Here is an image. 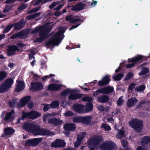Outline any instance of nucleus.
<instances>
[{
    "label": "nucleus",
    "instance_id": "nucleus-1",
    "mask_svg": "<svg viewBox=\"0 0 150 150\" xmlns=\"http://www.w3.org/2000/svg\"><path fill=\"white\" fill-rule=\"evenodd\" d=\"M33 134L35 136L37 135H52L54 134L52 132H51L49 130L43 129L40 128L39 126L35 125L32 132Z\"/></svg>",
    "mask_w": 150,
    "mask_h": 150
},
{
    "label": "nucleus",
    "instance_id": "nucleus-61",
    "mask_svg": "<svg viewBox=\"0 0 150 150\" xmlns=\"http://www.w3.org/2000/svg\"><path fill=\"white\" fill-rule=\"evenodd\" d=\"M97 3V1L92 0L91 2L90 5L92 7H95Z\"/></svg>",
    "mask_w": 150,
    "mask_h": 150
},
{
    "label": "nucleus",
    "instance_id": "nucleus-19",
    "mask_svg": "<svg viewBox=\"0 0 150 150\" xmlns=\"http://www.w3.org/2000/svg\"><path fill=\"white\" fill-rule=\"evenodd\" d=\"M31 99V97L30 96L25 97L21 99L20 100V104L18 105L19 108L25 106L26 104Z\"/></svg>",
    "mask_w": 150,
    "mask_h": 150
},
{
    "label": "nucleus",
    "instance_id": "nucleus-6",
    "mask_svg": "<svg viewBox=\"0 0 150 150\" xmlns=\"http://www.w3.org/2000/svg\"><path fill=\"white\" fill-rule=\"evenodd\" d=\"M66 19L67 21H69L70 23H77L78 24L77 25H74L71 27L69 29V30H71L77 27L81 24V23L82 22V21L79 18L74 17L72 16H67L66 18Z\"/></svg>",
    "mask_w": 150,
    "mask_h": 150
},
{
    "label": "nucleus",
    "instance_id": "nucleus-9",
    "mask_svg": "<svg viewBox=\"0 0 150 150\" xmlns=\"http://www.w3.org/2000/svg\"><path fill=\"white\" fill-rule=\"evenodd\" d=\"M24 46V45L22 43H19L18 44V46H13L10 47L8 49V54L9 55H14L16 51H18L21 47Z\"/></svg>",
    "mask_w": 150,
    "mask_h": 150
},
{
    "label": "nucleus",
    "instance_id": "nucleus-56",
    "mask_svg": "<svg viewBox=\"0 0 150 150\" xmlns=\"http://www.w3.org/2000/svg\"><path fill=\"white\" fill-rule=\"evenodd\" d=\"M59 4V3L58 2H55L53 3L50 6V8H52L55 7V6L58 4Z\"/></svg>",
    "mask_w": 150,
    "mask_h": 150
},
{
    "label": "nucleus",
    "instance_id": "nucleus-10",
    "mask_svg": "<svg viewBox=\"0 0 150 150\" xmlns=\"http://www.w3.org/2000/svg\"><path fill=\"white\" fill-rule=\"evenodd\" d=\"M88 2L86 0L82 2H80L78 3L75 6L72 7L71 9L74 11H80L83 9L87 5Z\"/></svg>",
    "mask_w": 150,
    "mask_h": 150
},
{
    "label": "nucleus",
    "instance_id": "nucleus-39",
    "mask_svg": "<svg viewBox=\"0 0 150 150\" xmlns=\"http://www.w3.org/2000/svg\"><path fill=\"white\" fill-rule=\"evenodd\" d=\"M93 109V105L92 103H87L86 105V110L87 112L91 111Z\"/></svg>",
    "mask_w": 150,
    "mask_h": 150
},
{
    "label": "nucleus",
    "instance_id": "nucleus-21",
    "mask_svg": "<svg viewBox=\"0 0 150 150\" xmlns=\"http://www.w3.org/2000/svg\"><path fill=\"white\" fill-rule=\"evenodd\" d=\"M110 81V79L108 77V75H107L104 77L102 80L99 81L98 85L99 86H103L107 84Z\"/></svg>",
    "mask_w": 150,
    "mask_h": 150
},
{
    "label": "nucleus",
    "instance_id": "nucleus-33",
    "mask_svg": "<svg viewBox=\"0 0 150 150\" xmlns=\"http://www.w3.org/2000/svg\"><path fill=\"white\" fill-rule=\"evenodd\" d=\"M118 130L119 131L116 135V137L117 139H120L125 136V133L124 131L119 130V129H118Z\"/></svg>",
    "mask_w": 150,
    "mask_h": 150
},
{
    "label": "nucleus",
    "instance_id": "nucleus-36",
    "mask_svg": "<svg viewBox=\"0 0 150 150\" xmlns=\"http://www.w3.org/2000/svg\"><path fill=\"white\" fill-rule=\"evenodd\" d=\"M80 97V95L76 93L71 94L69 97V98L71 100H75L77 98H79Z\"/></svg>",
    "mask_w": 150,
    "mask_h": 150
},
{
    "label": "nucleus",
    "instance_id": "nucleus-28",
    "mask_svg": "<svg viewBox=\"0 0 150 150\" xmlns=\"http://www.w3.org/2000/svg\"><path fill=\"white\" fill-rule=\"evenodd\" d=\"M76 125L74 124H68L64 126V129L67 130H73L76 129Z\"/></svg>",
    "mask_w": 150,
    "mask_h": 150
},
{
    "label": "nucleus",
    "instance_id": "nucleus-5",
    "mask_svg": "<svg viewBox=\"0 0 150 150\" xmlns=\"http://www.w3.org/2000/svg\"><path fill=\"white\" fill-rule=\"evenodd\" d=\"M13 83V81L12 79H9L7 80L0 86V93H3L8 91Z\"/></svg>",
    "mask_w": 150,
    "mask_h": 150
},
{
    "label": "nucleus",
    "instance_id": "nucleus-44",
    "mask_svg": "<svg viewBox=\"0 0 150 150\" xmlns=\"http://www.w3.org/2000/svg\"><path fill=\"white\" fill-rule=\"evenodd\" d=\"M85 136V133L82 132L79 134L77 137V138L80 140L81 141Z\"/></svg>",
    "mask_w": 150,
    "mask_h": 150
},
{
    "label": "nucleus",
    "instance_id": "nucleus-18",
    "mask_svg": "<svg viewBox=\"0 0 150 150\" xmlns=\"http://www.w3.org/2000/svg\"><path fill=\"white\" fill-rule=\"evenodd\" d=\"M17 83L16 85V91L19 92L22 91L25 88V84L24 82L22 81L17 80Z\"/></svg>",
    "mask_w": 150,
    "mask_h": 150
},
{
    "label": "nucleus",
    "instance_id": "nucleus-25",
    "mask_svg": "<svg viewBox=\"0 0 150 150\" xmlns=\"http://www.w3.org/2000/svg\"><path fill=\"white\" fill-rule=\"evenodd\" d=\"M48 122L53 125H57L61 124L62 122V121L60 120L59 119L53 118L50 119L48 120Z\"/></svg>",
    "mask_w": 150,
    "mask_h": 150
},
{
    "label": "nucleus",
    "instance_id": "nucleus-43",
    "mask_svg": "<svg viewBox=\"0 0 150 150\" xmlns=\"http://www.w3.org/2000/svg\"><path fill=\"white\" fill-rule=\"evenodd\" d=\"M72 92L71 89H68L62 92L61 94L62 96H66L70 94Z\"/></svg>",
    "mask_w": 150,
    "mask_h": 150
},
{
    "label": "nucleus",
    "instance_id": "nucleus-63",
    "mask_svg": "<svg viewBox=\"0 0 150 150\" xmlns=\"http://www.w3.org/2000/svg\"><path fill=\"white\" fill-rule=\"evenodd\" d=\"M33 104L32 102L29 103L28 104V108L30 109L33 108Z\"/></svg>",
    "mask_w": 150,
    "mask_h": 150
},
{
    "label": "nucleus",
    "instance_id": "nucleus-51",
    "mask_svg": "<svg viewBox=\"0 0 150 150\" xmlns=\"http://www.w3.org/2000/svg\"><path fill=\"white\" fill-rule=\"evenodd\" d=\"M99 93H103L102 88L97 90L95 91L93 93V96H98V95Z\"/></svg>",
    "mask_w": 150,
    "mask_h": 150
},
{
    "label": "nucleus",
    "instance_id": "nucleus-45",
    "mask_svg": "<svg viewBox=\"0 0 150 150\" xmlns=\"http://www.w3.org/2000/svg\"><path fill=\"white\" fill-rule=\"evenodd\" d=\"M40 14V13H37L33 15L29 16L27 17L26 19L28 20H30L31 19L35 18L38 16Z\"/></svg>",
    "mask_w": 150,
    "mask_h": 150
},
{
    "label": "nucleus",
    "instance_id": "nucleus-34",
    "mask_svg": "<svg viewBox=\"0 0 150 150\" xmlns=\"http://www.w3.org/2000/svg\"><path fill=\"white\" fill-rule=\"evenodd\" d=\"M123 76V74L121 73L112 76V78L115 80L119 81L120 80Z\"/></svg>",
    "mask_w": 150,
    "mask_h": 150
},
{
    "label": "nucleus",
    "instance_id": "nucleus-14",
    "mask_svg": "<svg viewBox=\"0 0 150 150\" xmlns=\"http://www.w3.org/2000/svg\"><path fill=\"white\" fill-rule=\"evenodd\" d=\"M41 138H37L31 139H28L26 141V144L29 146H36L41 141Z\"/></svg>",
    "mask_w": 150,
    "mask_h": 150
},
{
    "label": "nucleus",
    "instance_id": "nucleus-38",
    "mask_svg": "<svg viewBox=\"0 0 150 150\" xmlns=\"http://www.w3.org/2000/svg\"><path fill=\"white\" fill-rule=\"evenodd\" d=\"M59 105V102L57 101H55L52 102L50 104V106L52 108H56L58 107Z\"/></svg>",
    "mask_w": 150,
    "mask_h": 150
},
{
    "label": "nucleus",
    "instance_id": "nucleus-20",
    "mask_svg": "<svg viewBox=\"0 0 150 150\" xmlns=\"http://www.w3.org/2000/svg\"><path fill=\"white\" fill-rule=\"evenodd\" d=\"M14 132V130L13 128L10 127L6 128L4 129V133L1 137H5L9 136L13 134Z\"/></svg>",
    "mask_w": 150,
    "mask_h": 150
},
{
    "label": "nucleus",
    "instance_id": "nucleus-26",
    "mask_svg": "<svg viewBox=\"0 0 150 150\" xmlns=\"http://www.w3.org/2000/svg\"><path fill=\"white\" fill-rule=\"evenodd\" d=\"M92 118L90 116L82 117V123L88 124L91 121Z\"/></svg>",
    "mask_w": 150,
    "mask_h": 150
},
{
    "label": "nucleus",
    "instance_id": "nucleus-64",
    "mask_svg": "<svg viewBox=\"0 0 150 150\" xmlns=\"http://www.w3.org/2000/svg\"><path fill=\"white\" fill-rule=\"evenodd\" d=\"M135 65V63H133L130 64H127V68H130L133 67Z\"/></svg>",
    "mask_w": 150,
    "mask_h": 150
},
{
    "label": "nucleus",
    "instance_id": "nucleus-32",
    "mask_svg": "<svg viewBox=\"0 0 150 150\" xmlns=\"http://www.w3.org/2000/svg\"><path fill=\"white\" fill-rule=\"evenodd\" d=\"M17 101L16 99L13 98L12 100H10L8 101V105L10 107H13L16 103Z\"/></svg>",
    "mask_w": 150,
    "mask_h": 150
},
{
    "label": "nucleus",
    "instance_id": "nucleus-30",
    "mask_svg": "<svg viewBox=\"0 0 150 150\" xmlns=\"http://www.w3.org/2000/svg\"><path fill=\"white\" fill-rule=\"evenodd\" d=\"M60 88L61 86L59 85L52 84L49 86L48 89L50 90L57 91Z\"/></svg>",
    "mask_w": 150,
    "mask_h": 150
},
{
    "label": "nucleus",
    "instance_id": "nucleus-4",
    "mask_svg": "<svg viewBox=\"0 0 150 150\" xmlns=\"http://www.w3.org/2000/svg\"><path fill=\"white\" fill-rule=\"evenodd\" d=\"M41 116V114L40 113L36 111L28 112H23L21 119H23L25 118H28L29 119L34 120Z\"/></svg>",
    "mask_w": 150,
    "mask_h": 150
},
{
    "label": "nucleus",
    "instance_id": "nucleus-3",
    "mask_svg": "<svg viewBox=\"0 0 150 150\" xmlns=\"http://www.w3.org/2000/svg\"><path fill=\"white\" fill-rule=\"evenodd\" d=\"M129 125L134 128L136 132H140L142 130V121L137 119H132L129 122Z\"/></svg>",
    "mask_w": 150,
    "mask_h": 150
},
{
    "label": "nucleus",
    "instance_id": "nucleus-47",
    "mask_svg": "<svg viewBox=\"0 0 150 150\" xmlns=\"http://www.w3.org/2000/svg\"><path fill=\"white\" fill-rule=\"evenodd\" d=\"M148 72V69L146 68H145L142 69L141 71L139 73V74L144 75L147 73Z\"/></svg>",
    "mask_w": 150,
    "mask_h": 150
},
{
    "label": "nucleus",
    "instance_id": "nucleus-29",
    "mask_svg": "<svg viewBox=\"0 0 150 150\" xmlns=\"http://www.w3.org/2000/svg\"><path fill=\"white\" fill-rule=\"evenodd\" d=\"M103 93L108 94L114 91L113 87L110 86H108L106 87L102 88Z\"/></svg>",
    "mask_w": 150,
    "mask_h": 150
},
{
    "label": "nucleus",
    "instance_id": "nucleus-49",
    "mask_svg": "<svg viewBox=\"0 0 150 150\" xmlns=\"http://www.w3.org/2000/svg\"><path fill=\"white\" fill-rule=\"evenodd\" d=\"M122 97H120L117 101V104L119 105H121L123 104L124 100L122 99Z\"/></svg>",
    "mask_w": 150,
    "mask_h": 150
},
{
    "label": "nucleus",
    "instance_id": "nucleus-46",
    "mask_svg": "<svg viewBox=\"0 0 150 150\" xmlns=\"http://www.w3.org/2000/svg\"><path fill=\"white\" fill-rule=\"evenodd\" d=\"M82 100L83 101H88L91 102L93 100V99L89 96H86L83 97L82 99Z\"/></svg>",
    "mask_w": 150,
    "mask_h": 150
},
{
    "label": "nucleus",
    "instance_id": "nucleus-12",
    "mask_svg": "<svg viewBox=\"0 0 150 150\" xmlns=\"http://www.w3.org/2000/svg\"><path fill=\"white\" fill-rule=\"evenodd\" d=\"M150 142V137H144L141 140L142 146H139L137 149V150H146V148L144 145Z\"/></svg>",
    "mask_w": 150,
    "mask_h": 150
},
{
    "label": "nucleus",
    "instance_id": "nucleus-54",
    "mask_svg": "<svg viewBox=\"0 0 150 150\" xmlns=\"http://www.w3.org/2000/svg\"><path fill=\"white\" fill-rule=\"evenodd\" d=\"M50 105L47 104H45L44 105V110L45 111H47L50 108Z\"/></svg>",
    "mask_w": 150,
    "mask_h": 150
},
{
    "label": "nucleus",
    "instance_id": "nucleus-60",
    "mask_svg": "<svg viewBox=\"0 0 150 150\" xmlns=\"http://www.w3.org/2000/svg\"><path fill=\"white\" fill-rule=\"evenodd\" d=\"M44 40V38H37L36 40H34L35 42H38L39 43L41 42L42 41Z\"/></svg>",
    "mask_w": 150,
    "mask_h": 150
},
{
    "label": "nucleus",
    "instance_id": "nucleus-23",
    "mask_svg": "<svg viewBox=\"0 0 150 150\" xmlns=\"http://www.w3.org/2000/svg\"><path fill=\"white\" fill-rule=\"evenodd\" d=\"M66 28L60 27L58 29V31L55 34V36L58 37V38H63L64 37L63 33L66 30Z\"/></svg>",
    "mask_w": 150,
    "mask_h": 150
},
{
    "label": "nucleus",
    "instance_id": "nucleus-7",
    "mask_svg": "<svg viewBox=\"0 0 150 150\" xmlns=\"http://www.w3.org/2000/svg\"><path fill=\"white\" fill-rule=\"evenodd\" d=\"M115 144L111 141H106L101 145V150H115Z\"/></svg>",
    "mask_w": 150,
    "mask_h": 150
},
{
    "label": "nucleus",
    "instance_id": "nucleus-11",
    "mask_svg": "<svg viewBox=\"0 0 150 150\" xmlns=\"http://www.w3.org/2000/svg\"><path fill=\"white\" fill-rule=\"evenodd\" d=\"M65 145L64 140L57 139L51 143V146L54 148L61 147L64 146Z\"/></svg>",
    "mask_w": 150,
    "mask_h": 150
},
{
    "label": "nucleus",
    "instance_id": "nucleus-24",
    "mask_svg": "<svg viewBox=\"0 0 150 150\" xmlns=\"http://www.w3.org/2000/svg\"><path fill=\"white\" fill-rule=\"evenodd\" d=\"M138 100L135 98H133L129 99L127 103V105L129 107L134 106Z\"/></svg>",
    "mask_w": 150,
    "mask_h": 150
},
{
    "label": "nucleus",
    "instance_id": "nucleus-35",
    "mask_svg": "<svg viewBox=\"0 0 150 150\" xmlns=\"http://www.w3.org/2000/svg\"><path fill=\"white\" fill-rule=\"evenodd\" d=\"M145 88V86L144 85H141L136 87L135 89V91L137 92H142L144 91Z\"/></svg>",
    "mask_w": 150,
    "mask_h": 150
},
{
    "label": "nucleus",
    "instance_id": "nucleus-50",
    "mask_svg": "<svg viewBox=\"0 0 150 150\" xmlns=\"http://www.w3.org/2000/svg\"><path fill=\"white\" fill-rule=\"evenodd\" d=\"M74 113L71 111H68L64 113V115L65 116H70L73 115Z\"/></svg>",
    "mask_w": 150,
    "mask_h": 150
},
{
    "label": "nucleus",
    "instance_id": "nucleus-16",
    "mask_svg": "<svg viewBox=\"0 0 150 150\" xmlns=\"http://www.w3.org/2000/svg\"><path fill=\"white\" fill-rule=\"evenodd\" d=\"M73 108L74 111L77 113H81L86 112L83 110L84 108V106L83 105L79 104H75L73 105Z\"/></svg>",
    "mask_w": 150,
    "mask_h": 150
},
{
    "label": "nucleus",
    "instance_id": "nucleus-13",
    "mask_svg": "<svg viewBox=\"0 0 150 150\" xmlns=\"http://www.w3.org/2000/svg\"><path fill=\"white\" fill-rule=\"evenodd\" d=\"M62 40L60 38H50L46 42V45L48 46L58 45Z\"/></svg>",
    "mask_w": 150,
    "mask_h": 150
},
{
    "label": "nucleus",
    "instance_id": "nucleus-58",
    "mask_svg": "<svg viewBox=\"0 0 150 150\" xmlns=\"http://www.w3.org/2000/svg\"><path fill=\"white\" fill-rule=\"evenodd\" d=\"M98 109L100 111H103L105 110L104 107L102 105H99L98 107Z\"/></svg>",
    "mask_w": 150,
    "mask_h": 150
},
{
    "label": "nucleus",
    "instance_id": "nucleus-2",
    "mask_svg": "<svg viewBox=\"0 0 150 150\" xmlns=\"http://www.w3.org/2000/svg\"><path fill=\"white\" fill-rule=\"evenodd\" d=\"M103 141L101 137L94 136L88 141V147L90 150H94V147L98 145Z\"/></svg>",
    "mask_w": 150,
    "mask_h": 150
},
{
    "label": "nucleus",
    "instance_id": "nucleus-17",
    "mask_svg": "<svg viewBox=\"0 0 150 150\" xmlns=\"http://www.w3.org/2000/svg\"><path fill=\"white\" fill-rule=\"evenodd\" d=\"M35 125L30 123H26L23 125V129L28 132H32Z\"/></svg>",
    "mask_w": 150,
    "mask_h": 150
},
{
    "label": "nucleus",
    "instance_id": "nucleus-55",
    "mask_svg": "<svg viewBox=\"0 0 150 150\" xmlns=\"http://www.w3.org/2000/svg\"><path fill=\"white\" fill-rule=\"evenodd\" d=\"M136 85V84L134 83H132L129 86V91H132V90L134 87Z\"/></svg>",
    "mask_w": 150,
    "mask_h": 150
},
{
    "label": "nucleus",
    "instance_id": "nucleus-31",
    "mask_svg": "<svg viewBox=\"0 0 150 150\" xmlns=\"http://www.w3.org/2000/svg\"><path fill=\"white\" fill-rule=\"evenodd\" d=\"M142 56L140 55H138L134 57L129 59H128V61L129 62H135L139 61L142 59Z\"/></svg>",
    "mask_w": 150,
    "mask_h": 150
},
{
    "label": "nucleus",
    "instance_id": "nucleus-53",
    "mask_svg": "<svg viewBox=\"0 0 150 150\" xmlns=\"http://www.w3.org/2000/svg\"><path fill=\"white\" fill-rule=\"evenodd\" d=\"M12 27V25H8L5 28L3 31V33H5L8 32L11 29Z\"/></svg>",
    "mask_w": 150,
    "mask_h": 150
},
{
    "label": "nucleus",
    "instance_id": "nucleus-42",
    "mask_svg": "<svg viewBox=\"0 0 150 150\" xmlns=\"http://www.w3.org/2000/svg\"><path fill=\"white\" fill-rule=\"evenodd\" d=\"M101 127L105 130L110 131L111 129L110 126L106 124H103L101 126Z\"/></svg>",
    "mask_w": 150,
    "mask_h": 150
},
{
    "label": "nucleus",
    "instance_id": "nucleus-15",
    "mask_svg": "<svg viewBox=\"0 0 150 150\" xmlns=\"http://www.w3.org/2000/svg\"><path fill=\"white\" fill-rule=\"evenodd\" d=\"M31 89L36 91L42 89L43 85L40 82H36L34 83H31Z\"/></svg>",
    "mask_w": 150,
    "mask_h": 150
},
{
    "label": "nucleus",
    "instance_id": "nucleus-62",
    "mask_svg": "<svg viewBox=\"0 0 150 150\" xmlns=\"http://www.w3.org/2000/svg\"><path fill=\"white\" fill-rule=\"evenodd\" d=\"M20 24L18 23L15 24L14 26V28L16 29H17L20 28Z\"/></svg>",
    "mask_w": 150,
    "mask_h": 150
},
{
    "label": "nucleus",
    "instance_id": "nucleus-59",
    "mask_svg": "<svg viewBox=\"0 0 150 150\" xmlns=\"http://www.w3.org/2000/svg\"><path fill=\"white\" fill-rule=\"evenodd\" d=\"M133 76V74L131 72H129L127 74V76L126 77V79H129L132 77Z\"/></svg>",
    "mask_w": 150,
    "mask_h": 150
},
{
    "label": "nucleus",
    "instance_id": "nucleus-37",
    "mask_svg": "<svg viewBox=\"0 0 150 150\" xmlns=\"http://www.w3.org/2000/svg\"><path fill=\"white\" fill-rule=\"evenodd\" d=\"M73 121L74 122L82 123V117H75L73 118Z\"/></svg>",
    "mask_w": 150,
    "mask_h": 150
},
{
    "label": "nucleus",
    "instance_id": "nucleus-8",
    "mask_svg": "<svg viewBox=\"0 0 150 150\" xmlns=\"http://www.w3.org/2000/svg\"><path fill=\"white\" fill-rule=\"evenodd\" d=\"M50 25V24H47L40 28V35L41 37H45L47 35L51 28Z\"/></svg>",
    "mask_w": 150,
    "mask_h": 150
},
{
    "label": "nucleus",
    "instance_id": "nucleus-52",
    "mask_svg": "<svg viewBox=\"0 0 150 150\" xmlns=\"http://www.w3.org/2000/svg\"><path fill=\"white\" fill-rule=\"evenodd\" d=\"M81 141L77 138L76 141L75 142L74 144V147H78L81 144Z\"/></svg>",
    "mask_w": 150,
    "mask_h": 150
},
{
    "label": "nucleus",
    "instance_id": "nucleus-57",
    "mask_svg": "<svg viewBox=\"0 0 150 150\" xmlns=\"http://www.w3.org/2000/svg\"><path fill=\"white\" fill-rule=\"evenodd\" d=\"M121 142L122 145L123 147H126L127 146L128 143L126 141L123 140Z\"/></svg>",
    "mask_w": 150,
    "mask_h": 150
},
{
    "label": "nucleus",
    "instance_id": "nucleus-22",
    "mask_svg": "<svg viewBox=\"0 0 150 150\" xmlns=\"http://www.w3.org/2000/svg\"><path fill=\"white\" fill-rule=\"evenodd\" d=\"M97 101L100 103H105L108 101L109 98L106 95H103L100 96H98L97 98Z\"/></svg>",
    "mask_w": 150,
    "mask_h": 150
},
{
    "label": "nucleus",
    "instance_id": "nucleus-41",
    "mask_svg": "<svg viewBox=\"0 0 150 150\" xmlns=\"http://www.w3.org/2000/svg\"><path fill=\"white\" fill-rule=\"evenodd\" d=\"M7 74L5 72L2 71L0 72V82L3 79L7 77Z\"/></svg>",
    "mask_w": 150,
    "mask_h": 150
},
{
    "label": "nucleus",
    "instance_id": "nucleus-48",
    "mask_svg": "<svg viewBox=\"0 0 150 150\" xmlns=\"http://www.w3.org/2000/svg\"><path fill=\"white\" fill-rule=\"evenodd\" d=\"M54 116V114H48L45 115L43 118V120L44 121H46L51 116Z\"/></svg>",
    "mask_w": 150,
    "mask_h": 150
},
{
    "label": "nucleus",
    "instance_id": "nucleus-27",
    "mask_svg": "<svg viewBox=\"0 0 150 150\" xmlns=\"http://www.w3.org/2000/svg\"><path fill=\"white\" fill-rule=\"evenodd\" d=\"M14 114L13 110H12L10 112L7 113L5 117L4 118L5 121H8L9 120H12L13 119V117Z\"/></svg>",
    "mask_w": 150,
    "mask_h": 150
},
{
    "label": "nucleus",
    "instance_id": "nucleus-40",
    "mask_svg": "<svg viewBox=\"0 0 150 150\" xmlns=\"http://www.w3.org/2000/svg\"><path fill=\"white\" fill-rule=\"evenodd\" d=\"M25 34L23 32H21L16 33L12 36V38H18L24 36Z\"/></svg>",
    "mask_w": 150,
    "mask_h": 150
}]
</instances>
